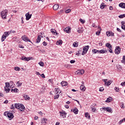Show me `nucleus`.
I'll list each match as a JSON object with an SVG mask.
<instances>
[{"mask_svg":"<svg viewBox=\"0 0 125 125\" xmlns=\"http://www.w3.org/2000/svg\"><path fill=\"white\" fill-rule=\"evenodd\" d=\"M80 22H81V23H82V24H83L85 22V21L83 20V19H80Z\"/></svg>","mask_w":125,"mask_h":125,"instance_id":"obj_44","label":"nucleus"},{"mask_svg":"<svg viewBox=\"0 0 125 125\" xmlns=\"http://www.w3.org/2000/svg\"><path fill=\"white\" fill-rule=\"evenodd\" d=\"M25 100H30V97L27 96V97L25 98Z\"/></svg>","mask_w":125,"mask_h":125,"instance_id":"obj_58","label":"nucleus"},{"mask_svg":"<svg viewBox=\"0 0 125 125\" xmlns=\"http://www.w3.org/2000/svg\"><path fill=\"white\" fill-rule=\"evenodd\" d=\"M121 52V47L119 46H116L115 49V54H120Z\"/></svg>","mask_w":125,"mask_h":125,"instance_id":"obj_5","label":"nucleus"},{"mask_svg":"<svg viewBox=\"0 0 125 125\" xmlns=\"http://www.w3.org/2000/svg\"><path fill=\"white\" fill-rule=\"evenodd\" d=\"M121 85H122V86H124L125 85V81L124 82H123L121 83Z\"/></svg>","mask_w":125,"mask_h":125,"instance_id":"obj_56","label":"nucleus"},{"mask_svg":"<svg viewBox=\"0 0 125 125\" xmlns=\"http://www.w3.org/2000/svg\"><path fill=\"white\" fill-rule=\"evenodd\" d=\"M3 35H4L6 38L9 36V35L8 34V33L7 32H5L4 33V34H3Z\"/></svg>","mask_w":125,"mask_h":125,"instance_id":"obj_35","label":"nucleus"},{"mask_svg":"<svg viewBox=\"0 0 125 125\" xmlns=\"http://www.w3.org/2000/svg\"><path fill=\"white\" fill-rule=\"evenodd\" d=\"M91 110H92V112H95V110H96V109L94 107H93V108H92Z\"/></svg>","mask_w":125,"mask_h":125,"instance_id":"obj_57","label":"nucleus"},{"mask_svg":"<svg viewBox=\"0 0 125 125\" xmlns=\"http://www.w3.org/2000/svg\"><path fill=\"white\" fill-rule=\"evenodd\" d=\"M111 100H112V98L109 97L107 99V100L105 101V102H106V103H109V102H111Z\"/></svg>","mask_w":125,"mask_h":125,"instance_id":"obj_26","label":"nucleus"},{"mask_svg":"<svg viewBox=\"0 0 125 125\" xmlns=\"http://www.w3.org/2000/svg\"><path fill=\"white\" fill-rule=\"evenodd\" d=\"M109 51L110 53H113V50H112V48H109Z\"/></svg>","mask_w":125,"mask_h":125,"instance_id":"obj_59","label":"nucleus"},{"mask_svg":"<svg viewBox=\"0 0 125 125\" xmlns=\"http://www.w3.org/2000/svg\"><path fill=\"white\" fill-rule=\"evenodd\" d=\"M55 89L57 93H58V92H59V88H55Z\"/></svg>","mask_w":125,"mask_h":125,"instance_id":"obj_49","label":"nucleus"},{"mask_svg":"<svg viewBox=\"0 0 125 125\" xmlns=\"http://www.w3.org/2000/svg\"><path fill=\"white\" fill-rule=\"evenodd\" d=\"M85 117L87 118V119H90V115L88 114V112L85 113Z\"/></svg>","mask_w":125,"mask_h":125,"instance_id":"obj_24","label":"nucleus"},{"mask_svg":"<svg viewBox=\"0 0 125 125\" xmlns=\"http://www.w3.org/2000/svg\"><path fill=\"white\" fill-rule=\"evenodd\" d=\"M125 22L124 21H122L121 22L122 26H124L125 25Z\"/></svg>","mask_w":125,"mask_h":125,"instance_id":"obj_60","label":"nucleus"},{"mask_svg":"<svg viewBox=\"0 0 125 125\" xmlns=\"http://www.w3.org/2000/svg\"><path fill=\"white\" fill-rule=\"evenodd\" d=\"M93 53H94V54H99V50H97L96 49L92 50Z\"/></svg>","mask_w":125,"mask_h":125,"instance_id":"obj_22","label":"nucleus"},{"mask_svg":"<svg viewBox=\"0 0 125 125\" xmlns=\"http://www.w3.org/2000/svg\"><path fill=\"white\" fill-rule=\"evenodd\" d=\"M86 52H86L85 51H84V50H83V52H82V55H83L84 54H86Z\"/></svg>","mask_w":125,"mask_h":125,"instance_id":"obj_48","label":"nucleus"},{"mask_svg":"<svg viewBox=\"0 0 125 125\" xmlns=\"http://www.w3.org/2000/svg\"><path fill=\"white\" fill-rule=\"evenodd\" d=\"M114 90H115L116 92H119V91H120V88L119 87H115Z\"/></svg>","mask_w":125,"mask_h":125,"instance_id":"obj_27","label":"nucleus"},{"mask_svg":"<svg viewBox=\"0 0 125 125\" xmlns=\"http://www.w3.org/2000/svg\"><path fill=\"white\" fill-rule=\"evenodd\" d=\"M75 62H76V61H75V60H71L70 61V63L71 64H74V63H75Z\"/></svg>","mask_w":125,"mask_h":125,"instance_id":"obj_51","label":"nucleus"},{"mask_svg":"<svg viewBox=\"0 0 125 125\" xmlns=\"http://www.w3.org/2000/svg\"><path fill=\"white\" fill-rule=\"evenodd\" d=\"M106 36L107 37H110V36H111V31H106Z\"/></svg>","mask_w":125,"mask_h":125,"instance_id":"obj_32","label":"nucleus"},{"mask_svg":"<svg viewBox=\"0 0 125 125\" xmlns=\"http://www.w3.org/2000/svg\"><path fill=\"white\" fill-rule=\"evenodd\" d=\"M8 103V100H6L4 102V104H7Z\"/></svg>","mask_w":125,"mask_h":125,"instance_id":"obj_63","label":"nucleus"},{"mask_svg":"<svg viewBox=\"0 0 125 125\" xmlns=\"http://www.w3.org/2000/svg\"><path fill=\"white\" fill-rule=\"evenodd\" d=\"M63 42L62 40H59L57 42V45H60V44H62Z\"/></svg>","mask_w":125,"mask_h":125,"instance_id":"obj_25","label":"nucleus"},{"mask_svg":"<svg viewBox=\"0 0 125 125\" xmlns=\"http://www.w3.org/2000/svg\"><path fill=\"white\" fill-rule=\"evenodd\" d=\"M103 82H104V84H107V82H108V80L107 79H103Z\"/></svg>","mask_w":125,"mask_h":125,"instance_id":"obj_39","label":"nucleus"},{"mask_svg":"<svg viewBox=\"0 0 125 125\" xmlns=\"http://www.w3.org/2000/svg\"><path fill=\"white\" fill-rule=\"evenodd\" d=\"M89 48V45H86L83 48V50H84V51H85L86 52H87V50H88Z\"/></svg>","mask_w":125,"mask_h":125,"instance_id":"obj_18","label":"nucleus"},{"mask_svg":"<svg viewBox=\"0 0 125 125\" xmlns=\"http://www.w3.org/2000/svg\"><path fill=\"white\" fill-rule=\"evenodd\" d=\"M39 64L40 66H41V67H43V65H44L43 62H39Z\"/></svg>","mask_w":125,"mask_h":125,"instance_id":"obj_37","label":"nucleus"},{"mask_svg":"<svg viewBox=\"0 0 125 125\" xmlns=\"http://www.w3.org/2000/svg\"><path fill=\"white\" fill-rule=\"evenodd\" d=\"M125 119H122L120 121H119V125H121V124L123 123V122H124V121L125 120Z\"/></svg>","mask_w":125,"mask_h":125,"instance_id":"obj_45","label":"nucleus"},{"mask_svg":"<svg viewBox=\"0 0 125 125\" xmlns=\"http://www.w3.org/2000/svg\"><path fill=\"white\" fill-rule=\"evenodd\" d=\"M18 90V89H17L16 88H14V89H11L12 92H16H16H17Z\"/></svg>","mask_w":125,"mask_h":125,"instance_id":"obj_33","label":"nucleus"},{"mask_svg":"<svg viewBox=\"0 0 125 125\" xmlns=\"http://www.w3.org/2000/svg\"><path fill=\"white\" fill-rule=\"evenodd\" d=\"M51 32L52 33L53 35H54V36H57L58 34L57 32H56V30L54 29H51Z\"/></svg>","mask_w":125,"mask_h":125,"instance_id":"obj_15","label":"nucleus"},{"mask_svg":"<svg viewBox=\"0 0 125 125\" xmlns=\"http://www.w3.org/2000/svg\"><path fill=\"white\" fill-rule=\"evenodd\" d=\"M21 60H23L24 61H29V60H31V59L30 57H26L25 56H22L21 58Z\"/></svg>","mask_w":125,"mask_h":125,"instance_id":"obj_13","label":"nucleus"},{"mask_svg":"<svg viewBox=\"0 0 125 125\" xmlns=\"http://www.w3.org/2000/svg\"><path fill=\"white\" fill-rule=\"evenodd\" d=\"M21 40L23 41L24 42H31V43H33V42H31V40L29 39L28 37L26 36V35H23L21 37Z\"/></svg>","mask_w":125,"mask_h":125,"instance_id":"obj_4","label":"nucleus"},{"mask_svg":"<svg viewBox=\"0 0 125 125\" xmlns=\"http://www.w3.org/2000/svg\"><path fill=\"white\" fill-rule=\"evenodd\" d=\"M121 28H122V29H123V30H125V25H122L121 26Z\"/></svg>","mask_w":125,"mask_h":125,"instance_id":"obj_55","label":"nucleus"},{"mask_svg":"<svg viewBox=\"0 0 125 125\" xmlns=\"http://www.w3.org/2000/svg\"><path fill=\"white\" fill-rule=\"evenodd\" d=\"M40 76L42 78H43V79H45V76L44 74H40Z\"/></svg>","mask_w":125,"mask_h":125,"instance_id":"obj_43","label":"nucleus"},{"mask_svg":"<svg viewBox=\"0 0 125 125\" xmlns=\"http://www.w3.org/2000/svg\"><path fill=\"white\" fill-rule=\"evenodd\" d=\"M107 51L106 50H99V54L106 53Z\"/></svg>","mask_w":125,"mask_h":125,"instance_id":"obj_19","label":"nucleus"},{"mask_svg":"<svg viewBox=\"0 0 125 125\" xmlns=\"http://www.w3.org/2000/svg\"><path fill=\"white\" fill-rule=\"evenodd\" d=\"M15 107L17 109H19L21 112H23V111L25 110V106L23 104H15Z\"/></svg>","mask_w":125,"mask_h":125,"instance_id":"obj_1","label":"nucleus"},{"mask_svg":"<svg viewBox=\"0 0 125 125\" xmlns=\"http://www.w3.org/2000/svg\"><path fill=\"white\" fill-rule=\"evenodd\" d=\"M117 31H118V32H119L120 33H121V32H122L121 29H120V28H117Z\"/></svg>","mask_w":125,"mask_h":125,"instance_id":"obj_61","label":"nucleus"},{"mask_svg":"<svg viewBox=\"0 0 125 125\" xmlns=\"http://www.w3.org/2000/svg\"><path fill=\"white\" fill-rule=\"evenodd\" d=\"M105 7V5H104V3H102L100 6V8L101 9H104Z\"/></svg>","mask_w":125,"mask_h":125,"instance_id":"obj_34","label":"nucleus"},{"mask_svg":"<svg viewBox=\"0 0 125 125\" xmlns=\"http://www.w3.org/2000/svg\"><path fill=\"white\" fill-rule=\"evenodd\" d=\"M14 69L15 70V71H20V70H21V69L19 67H15Z\"/></svg>","mask_w":125,"mask_h":125,"instance_id":"obj_28","label":"nucleus"},{"mask_svg":"<svg viewBox=\"0 0 125 125\" xmlns=\"http://www.w3.org/2000/svg\"><path fill=\"white\" fill-rule=\"evenodd\" d=\"M61 84H62V86H66L68 85V83H67V82L62 81Z\"/></svg>","mask_w":125,"mask_h":125,"instance_id":"obj_16","label":"nucleus"},{"mask_svg":"<svg viewBox=\"0 0 125 125\" xmlns=\"http://www.w3.org/2000/svg\"><path fill=\"white\" fill-rule=\"evenodd\" d=\"M11 109L12 110H14V109H15V107H14V105H13V104H12L11 106Z\"/></svg>","mask_w":125,"mask_h":125,"instance_id":"obj_50","label":"nucleus"},{"mask_svg":"<svg viewBox=\"0 0 125 125\" xmlns=\"http://www.w3.org/2000/svg\"><path fill=\"white\" fill-rule=\"evenodd\" d=\"M121 107L123 108V109H125V104H122V105H121Z\"/></svg>","mask_w":125,"mask_h":125,"instance_id":"obj_54","label":"nucleus"},{"mask_svg":"<svg viewBox=\"0 0 125 125\" xmlns=\"http://www.w3.org/2000/svg\"><path fill=\"white\" fill-rule=\"evenodd\" d=\"M69 12H71V9H68L65 11V13H69Z\"/></svg>","mask_w":125,"mask_h":125,"instance_id":"obj_42","label":"nucleus"},{"mask_svg":"<svg viewBox=\"0 0 125 125\" xmlns=\"http://www.w3.org/2000/svg\"><path fill=\"white\" fill-rule=\"evenodd\" d=\"M7 113V116L8 118L9 119H12L14 118V116L13 115V114H12L11 112H6Z\"/></svg>","mask_w":125,"mask_h":125,"instance_id":"obj_12","label":"nucleus"},{"mask_svg":"<svg viewBox=\"0 0 125 125\" xmlns=\"http://www.w3.org/2000/svg\"><path fill=\"white\" fill-rule=\"evenodd\" d=\"M6 39V37L4 35H2L1 37V42H4V40Z\"/></svg>","mask_w":125,"mask_h":125,"instance_id":"obj_30","label":"nucleus"},{"mask_svg":"<svg viewBox=\"0 0 125 125\" xmlns=\"http://www.w3.org/2000/svg\"><path fill=\"white\" fill-rule=\"evenodd\" d=\"M53 8L54 9V10H57V9H58V8H59V5L56 4H55L53 7Z\"/></svg>","mask_w":125,"mask_h":125,"instance_id":"obj_17","label":"nucleus"},{"mask_svg":"<svg viewBox=\"0 0 125 125\" xmlns=\"http://www.w3.org/2000/svg\"><path fill=\"white\" fill-rule=\"evenodd\" d=\"M59 98V95L58 94L54 96V99H58Z\"/></svg>","mask_w":125,"mask_h":125,"instance_id":"obj_41","label":"nucleus"},{"mask_svg":"<svg viewBox=\"0 0 125 125\" xmlns=\"http://www.w3.org/2000/svg\"><path fill=\"white\" fill-rule=\"evenodd\" d=\"M7 14V10H5L1 12V17L3 19H6Z\"/></svg>","mask_w":125,"mask_h":125,"instance_id":"obj_2","label":"nucleus"},{"mask_svg":"<svg viewBox=\"0 0 125 125\" xmlns=\"http://www.w3.org/2000/svg\"><path fill=\"white\" fill-rule=\"evenodd\" d=\"M121 62L122 63H123V64H125V60H122Z\"/></svg>","mask_w":125,"mask_h":125,"instance_id":"obj_64","label":"nucleus"},{"mask_svg":"<svg viewBox=\"0 0 125 125\" xmlns=\"http://www.w3.org/2000/svg\"><path fill=\"white\" fill-rule=\"evenodd\" d=\"M100 33H101V32L98 31L96 32V35H97V36H99V34H100Z\"/></svg>","mask_w":125,"mask_h":125,"instance_id":"obj_52","label":"nucleus"},{"mask_svg":"<svg viewBox=\"0 0 125 125\" xmlns=\"http://www.w3.org/2000/svg\"><path fill=\"white\" fill-rule=\"evenodd\" d=\"M111 83H112V81L109 80L108 82H107L106 83V85H107V86H109V85H110V84H111Z\"/></svg>","mask_w":125,"mask_h":125,"instance_id":"obj_31","label":"nucleus"},{"mask_svg":"<svg viewBox=\"0 0 125 125\" xmlns=\"http://www.w3.org/2000/svg\"><path fill=\"white\" fill-rule=\"evenodd\" d=\"M125 14L123 15H120L119 16V18H125Z\"/></svg>","mask_w":125,"mask_h":125,"instance_id":"obj_36","label":"nucleus"},{"mask_svg":"<svg viewBox=\"0 0 125 125\" xmlns=\"http://www.w3.org/2000/svg\"><path fill=\"white\" fill-rule=\"evenodd\" d=\"M80 89L82 91H85V89H86V88L84 86V83L83 82H82V85L80 86Z\"/></svg>","mask_w":125,"mask_h":125,"instance_id":"obj_8","label":"nucleus"},{"mask_svg":"<svg viewBox=\"0 0 125 125\" xmlns=\"http://www.w3.org/2000/svg\"><path fill=\"white\" fill-rule=\"evenodd\" d=\"M77 75H83L84 73V70L83 69L78 70L76 71Z\"/></svg>","mask_w":125,"mask_h":125,"instance_id":"obj_10","label":"nucleus"},{"mask_svg":"<svg viewBox=\"0 0 125 125\" xmlns=\"http://www.w3.org/2000/svg\"><path fill=\"white\" fill-rule=\"evenodd\" d=\"M17 84L18 85V86L19 87V86H21L22 85V83L20 82V81H18L17 82Z\"/></svg>","mask_w":125,"mask_h":125,"instance_id":"obj_29","label":"nucleus"},{"mask_svg":"<svg viewBox=\"0 0 125 125\" xmlns=\"http://www.w3.org/2000/svg\"><path fill=\"white\" fill-rule=\"evenodd\" d=\"M63 31L64 32H66V33H67L68 34H70L71 33V28L67 27L63 29Z\"/></svg>","mask_w":125,"mask_h":125,"instance_id":"obj_14","label":"nucleus"},{"mask_svg":"<svg viewBox=\"0 0 125 125\" xmlns=\"http://www.w3.org/2000/svg\"><path fill=\"white\" fill-rule=\"evenodd\" d=\"M19 47H20V48H24V46L22 45H19Z\"/></svg>","mask_w":125,"mask_h":125,"instance_id":"obj_53","label":"nucleus"},{"mask_svg":"<svg viewBox=\"0 0 125 125\" xmlns=\"http://www.w3.org/2000/svg\"><path fill=\"white\" fill-rule=\"evenodd\" d=\"M42 43H43V45H44V46H46V45H47V43H46V42H43Z\"/></svg>","mask_w":125,"mask_h":125,"instance_id":"obj_46","label":"nucleus"},{"mask_svg":"<svg viewBox=\"0 0 125 125\" xmlns=\"http://www.w3.org/2000/svg\"><path fill=\"white\" fill-rule=\"evenodd\" d=\"M119 5L120 7H122V8H125V3H121Z\"/></svg>","mask_w":125,"mask_h":125,"instance_id":"obj_21","label":"nucleus"},{"mask_svg":"<svg viewBox=\"0 0 125 125\" xmlns=\"http://www.w3.org/2000/svg\"><path fill=\"white\" fill-rule=\"evenodd\" d=\"M73 46H74V47H77L78 46V44H77V43L76 42H74L73 43Z\"/></svg>","mask_w":125,"mask_h":125,"instance_id":"obj_38","label":"nucleus"},{"mask_svg":"<svg viewBox=\"0 0 125 125\" xmlns=\"http://www.w3.org/2000/svg\"><path fill=\"white\" fill-rule=\"evenodd\" d=\"M41 37H42V35L38 36V38L36 40V42L37 43H39V42H41V40H42V39L41 38Z\"/></svg>","mask_w":125,"mask_h":125,"instance_id":"obj_20","label":"nucleus"},{"mask_svg":"<svg viewBox=\"0 0 125 125\" xmlns=\"http://www.w3.org/2000/svg\"><path fill=\"white\" fill-rule=\"evenodd\" d=\"M60 117H62L63 119H65L66 118V115H67V113L65 112V111L60 112Z\"/></svg>","mask_w":125,"mask_h":125,"instance_id":"obj_11","label":"nucleus"},{"mask_svg":"<svg viewBox=\"0 0 125 125\" xmlns=\"http://www.w3.org/2000/svg\"><path fill=\"white\" fill-rule=\"evenodd\" d=\"M110 36H111V37H114V33L112 32V31L110 32Z\"/></svg>","mask_w":125,"mask_h":125,"instance_id":"obj_62","label":"nucleus"},{"mask_svg":"<svg viewBox=\"0 0 125 125\" xmlns=\"http://www.w3.org/2000/svg\"><path fill=\"white\" fill-rule=\"evenodd\" d=\"M102 109L104 110V111H107V112H108L109 113H113V110H112V109H111V108L109 107H103Z\"/></svg>","mask_w":125,"mask_h":125,"instance_id":"obj_6","label":"nucleus"},{"mask_svg":"<svg viewBox=\"0 0 125 125\" xmlns=\"http://www.w3.org/2000/svg\"><path fill=\"white\" fill-rule=\"evenodd\" d=\"M43 122H44L45 124H46V122L47 121V119H46V118H43Z\"/></svg>","mask_w":125,"mask_h":125,"instance_id":"obj_47","label":"nucleus"},{"mask_svg":"<svg viewBox=\"0 0 125 125\" xmlns=\"http://www.w3.org/2000/svg\"><path fill=\"white\" fill-rule=\"evenodd\" d=\"M104 91V88L103 87H100L99 89V91H101V92H102V91Z\"/></svg>","mask_w":125,"mask_h":125,"instance_id":"obj_40","label":"nucleus"},{"mask_svg":"<svg viewBox=\"0 0 125 125\" xmlns=\"http://www.w3.org/2000/svg\"><path fill=\"white\" fill-rule=\"evenodd\" d=\"M26 20L28 21V20H30L31 18H32V14L30 15V13L28 12L25 14Z\"/></svg>","mask_w":125,"mask_h":125,"instance_id":"obj_7","label":"nucleus"},{"mask_svg":"<svg viewBox=\"0 0 125 125\" xmlns=\"http://www.w3.org/2000/svg\"><path fill=\"white\" fill-rule=\"evenodd\" d=\"M105 46H106V47H108V48H112V45L109 43H106L105 44Z\"/></svg>","mask_w":125,"mask_h":125,"instance_id":"obj_23","label":"nucleus"},{"mask_svg":"<svg viewBox=\"0 0 125 125\" xmlns=\"http://www.w3.org/2000/svg\"><path fill=\"white\" fill-rule=\"evenodd\" d=\"M71 112H73L75 115H77L79 113V109L77 107H74V109L71 110Z\"/></svg>","mask_w":125,"mask_h":125,"instance_id":"obj_9","label":"nucleus"},{"mask_svg":"<svg viewBox=\"0 0 125 125\" xmlns=\"http://www.w3.org/2000/svg\"><path fill=\"white\" fill-rule=\"evenodd\" d=\"M4 89L6 93H8V92L10 91V89H9V83H5V86H4Z\"/></svg>","mask_w":125,"mask_h":125,"instance_id":"obj_3","label":"nucleus"}]
</instances>
